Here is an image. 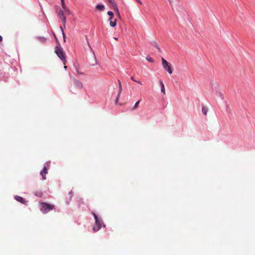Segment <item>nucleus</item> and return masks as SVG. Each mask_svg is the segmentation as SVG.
Returning <instances> with one entry per match:
<instances>
[{"label": "nucleus", "mask_w": 255, "mask_h": 255, "mask_svg": "<svg viewBox=\"0 0 255 255\" xmlns=\"http://www.w3.org/2000/svg\"><path fill=\"white\" fill-rule=\"evenodd\" d=\"M162 64L163 68L168 71L169 74L172 73V70L171 68V65L169 63H168L165 59L163 58L161 59Z\"/></svg>", "instance_id": "20e7f679"}, {"label": "nucleus", "mask_w": 255, "mask_h": 255, "mask_svg": "<svg viewBox=\"0 0 255 255\" xmlns=\"http://www.w3.org/2000/svg\"><path fill=\"white\" fill-rule=\"evenodd\" d=\"M118 83H119V88H120V85H122L121 81L120 80H118Z\"/></svg>", "instance_id": "c756f323"}, {"label": "nucleus", "mask_w": 255, "mask_h": 255, "mask_svg": "<svg viewBox=\"0 0 255 255\" xmlns=\"http://www.w3.org/2000/svg\"><path fill=\"white\" fill-rule=\"evenodd\" d=\"M60 29L62 31V32L63 33V32H64V31H63V28L61 26H60Z\"/></svg>", "instance_id": "7c9ffc66"}, {"label": "nucleus", "mask_w": 255, "mask_h": 255, "mask_svg": "<svg viewBox=\"0 0 255 255\" xmlns=\"http://www.w3.org/2000/svg\"><path fill=\"white\" fill-rule=\"evenodd\" d=\"M109 2L110 6L111 7V8H112L114 10H118V8L114 0H110L109 1Z\"/></svg>", "instance_id": "0eeeda50"}, {"label": "nucleus", "mask_w": 255, "mask_h": 255, "mask_svg": "<svg viewBox=\"0 0 255 255\" xmlns=\"http://www.w3.org/2000/svg\"><path fill=\"white\" fill-rule=\"evenodd\" d=\"M15 199L18 202H19L23 204H26V201L24 200V199L22 197L20 196H15Z\"/></svg>", "instance_id": "1a4fd4ad"}, {"label": "nucleus", "mask_w": 255, "mask_h": 255, "mask_svg": "<svg viewBox=\"0 0 255 255\" xmlns=\"http://www.w3.org/2000/svg\"><path fill=\"white\" fill-rule=\"evenodd\" d=\"M48 173V169L46 167L44 166L43 170L40 172V174L42 176V179L45 180L46 179V174Z\"/></svg>", "instance_id": "6e6552de"}, {"label": "nucleus", "mask_w": 255, "mask_h": 255, "mask_svg": "<svg viewBox=\"0 0 255 255\" xmlns=\"http://www.w3.org/2000/svg\"><path fill=\"white\" fill-rule=\"evenodd\" d=\"M61 2V5L64 9H66V5L65 4L64 0H60Z\"/></svg>", "instance_id": "2eb2a0df"}, {"label": "nucleus", "mask_w": 255, "mask_h": 255, "mask_svg": "<svg viewBox=\"0 0 255 255\" xmlns=\"http://www.w3.org/2000/svg\"><path fill=\"white\" fill-rule=\"evenodd\" d=\"M122 91V85H120V87L119 89V91H118V95H119V96H120Z\"/></svg>", "instance_id": "aec40b11"}, {"label": "nucleus", "mask_w": 255, "mask_h": 255, "mask_svg": "<svg viewBox=\"0 0 255 255\" xmlns=\"http://www.w3.org/2000/svg\"><path fill=\"white\" fill-rule=\"evenodd\" d=\"M108 0V1H109L110 0Z\"/></svg>", "instance_id": "c9c22d12"}, {"label": "nucleus", "mask_w": 255, "mask_h": 255, "mask_svg": "<svg viewBox=\"0 0 255 255\" xmlns=\"http://www.w3.org/2000/svg\"><path fill=\"white\" fill-rule=\"evenodd\" d=\"M62 35H63V40H64V42H65V41H66V40H65L66 37H65V33H64V32H63V34H62Z\"/></svg>", "instance_id": "4be33fe9"}, {"label": "nucleus", "mask_w": 255, "mask_h": 255, "mask_svg": "<svg viewBox=\"0 0 255 255\" xmlns=\"http://www.w3.org/2000/svg\"><path fill=\"white\" fill-rule=\"evenodd\" d=\"M55 52L58 57L63 62V63L65 65L66 62V56L63 49L58 46H56Z\"/></svg>", "instance_id": "f257e3e1"}, {"label": "nucleus", "mask_w": 255, "mask_h": 255, "mask_svg": "<svg viewBox=\"0 0 255 255\" xmlns=\"http://www.w3.org/2000/svg\"><path fill=\"white\" fill-rule=\"evenodd\" d=\"M105 7L103 4H98L96 6V9L99 11H104L105 10Z\"/></svg>", "instance_id": "9d476101"}, {"label": "nucleus", "mask_w": 255, "mask_h": 255, "mask_svg": "<svg viewBox=\"0 0 255 255\" xmlns=\"http://www.w3.org/2000/svg\"><path fill=\"white\" fill-rule=\"evenodd\" d=\"M146 59L148 61H149V62H152H152H154V60H153L151 57H149V56H147V57H146Z\"/></svg>", "instance_id": "dca6fc26"}, {"label": "nucleus", "mask_w": 255, "mask_h": 255, "mask_svg": "<svg viewBox=\"0 0 255 255\" xmlns=\"http://www.w3.org/2000/svg\"><path fill=\"white\" fill-rule=\"evenodd\" d=\"M110 25L112 27H115L117 25V19H115L114 20L111 21Z\"/></svg>", "instance_id": "f8f14e48"}, {"label": "nucleus", "mask_w": 255, "mask_h": 255, "mask_svg": "<svg viewBox=\"0 0 255 255\" xmlns=\"http://www.w3.org/2000/svg\"><path fill=\"white\" fill-rule=\"evenodd\" d=\"M72 82H73V84L75 85V86L76 88H79V89H82L83 88V84L82 83V82H80L78 80H77L75 78H73L72 79Z\"/></svg>", "instance_id": "423d86ee"}, {"label": "nucleus", "mask_w": 255, "mask_h": 255, "mask_svg": "<svg viewBox=\"0 0 255 255\" xmlns=\"http://www.w3.org/2000/svg\"><path fill=\"white\" fill-rule=\"evenodd\" d=\"M119 98H120V96H119V95H117V97L116 99V104H117V103L119 100Z\"/></svg>", "instance_id": "b1692460"}, {"label": "nucleus", "mask_w": 255, "mask_h": 255, "mask_svg": "<svg viewBox=\"0 0 255 255\" xmlns=\"http://www.w3.org/2000/svg\"><path fill=\"white\" fill-rule=\"evenodd\" d=\"M58 17L62 20L64 25H65L66 21V17L64 15L63 11L61 9L60 10L58 14Z\"/></svg>", "instance_id": "39448f33"}, {"label": "nucleus", "mask_w": 255, "mask_h": 255, "mask_svg": "<svg viewBox=\"0 0 255 255\" xmlns=\"http://www.w3.org/2000/svg\"><path fill=\"white\" fill-rule=\"evenodd\" d=\"M202 112L204 115L206 116L207 115L208 109L205 107H203Z\"/></svg>", "instance_id": "4468645a"}, {"label": "nucleus", "mask_w": 255, "mask_h": 255, "mask_svg": "<svg viewBox=\"0 0 255 255\" xmlns=\"http://www.w3.org/2000/svg\"><path fill=\"white\" fill-rule=\"evenodd\" d=\"M2 40V37L0 35V41H1Z\"/></svg>", "instance_id": "2f4dec72"}, {"label": "nucleus", "mask_w": 255, "mask_h": 255, "mask_svg": "<svg viewBox=\"0 0 255 255\" xmlns=\"http://www.w3.org/2000/svg\"><path fill=\"white\" fill-rule=\"evenodd\" d=\"M139 103H140V100H138V101H137V102L135 103V104H134V105L133 106V107H132V110H134L136 109H137V107H138V105H139Z\"/></svg>", "instance_id": "ddd939ff"}, {"label": "nucleus", "mask_w": 255, "mask_h": 255, "mask_svg": "<svg viewBox=\"0 0 255 255\" xmlns=\"http://www.w3.org/2000/svg\"><path fill=\"white\" fill-rule=\"evenodd\" d=\"M165 1H168V2H169L170 4L171 5L172 2H173V0H164Z\"/></svg>", "instance_id": "5701e85b"}, {"label": "nucleus", "mask_w": 255, "mask_h": 255, "mask_svg": "<svg viewBox=\"0 0 255 255\" xmlns=\"http://www.w3.org/2000/svg\"><path fill=\"white\" fill-rule=\"evenodd\" d=\"M160 86H161V91L163 94H165V90L164 84L162 81H160Z\"/></svg>", "instance_id": "9b49d317"}, {"label": "nucleus", "mask_w": 255, "mask_h": 255, "mask_svg": "<svg viewBox=\"0 0 255 255\" xmlns=\"http://www.w3.org/2000/svg\"><path fill=\"white\" fill-rule=\"evenodd\" d=\"M75 67H76V72L78 74H81V75L83 74V73L80 72L77 66H75Z\"/></svg>", "instance_id": "412c9836"}, {"label": "nucleus", "mask_w": 255, "mask_h": 255, "mask_svg": "<svg viewBox=\"0 0 255 255\" xmlns=\"http://www.w3.org/2000/svg\"><path fill=\"white\" fill-rule=\"evenodd\" d=\"M136 1L140 4H142V2L140 1V0H136Z\"/></svg>", "instance_id": "393cba45"}, {"label": "nucleus", "mask_w": 255, "mask_h": 255, "mask_svg": "<svg viewBox=\"0 0 255 255\" xmlns=\"http://www.w3.org/2000/svg\"><path fill=\"white\" fill-rule=\"evenodd\" d=\"M64 69H66L67 67L66 66H64Z\"/></svg>", "instance_id": "473e14b6"}, {"label": "nucleus", "mask_w": 255, "mask_h": 255, "mask_svg": "<svg viewBox=\"0 0 255 255\" xmlns=\"http://www.w3.org/2000/svg\"><path fill=\"white\" fill-rule=\"evenodd\" d=\"M54 208V205L49 204L45 202H42L41 203L40 210L42 213L44 214H46L48 212L53 210Z\"/></svg>", "instance_id": "f03ea898"}, {"label": "nucleus", "mask_w": 255, "mask_h": 255, "mask_svg": "<svg viewBox=\"0 0 255 255\" xmlns=\"http://www.w3.org/2000/svg\"><path fill=\"white\" fill-rule=\"evenodd\" d=\"M136 82H137V83L140 84V85H142V82L141 81H136Z\"/></svg>", "instance_id": "bb28decb"}, {"label": "nucleus", "mask_w": 255, "mask_h": 255, "mask_svg": "<svg viewBox=\"0 0 255 255\" xmlns=\"http://www.w3.org/2000/svg\"><path fill=\"white\" fill-rule=\"evenodd\" d=\"M152 45H153L155 48H157V49H158L159 51H160V49H159V46H158V44H157L156 42H153L152 43Z\"/></svg>", "instance_id": "f3484780"}, {"label": "nucleus", "mask_w": 255, "mask_h": 255, "mask_svg": "<svg viewBox=\"0 0 255 255\" xmlns=\"http://www.w3.org/2000/svg\"><path fill=\"white\" fill-rule=\"evenodd\" d=\"M113 17H110L109 18V21H110V22H111V21H113Z\"/></svg>", "instance_id": "a878e982"}, {"label": "nucleus", "mask_w": 255, "mask_h": 255, "mask_svg": "<svg viewBox=\"0 0 255 255\" xmlns=\"http://www.w3.org/2000/svg\"><path fill=\"white\" fill-rule=\"evenodd\" d=\"M114 39L117 40H118V38L117 37H114Z\"/></svg>", "instance_id": "72a5a7b5"}, {"label": "nucleus", "mask_w": 255, "mask_h": 255, "mask_svg": "<svg viewBox=\"0 0 255 255\" xmlns=\"http://www.w3.org/2000/svg\"><path fill=\"white\" fill-rule=\"evenodd\" d=\"M131 79L132 80H133V81H134V82H136V80H135L134 79V77H131Z\"/></svg>", "instance_id": "c85d7f7f"}, {"label": "nucleus", "mask_w": 255, "mask_h": 255, "mask_svg": "<svg viewBox=\"0 0 255 255\" xmlns=\"http://www.w3.org/2000/svg\"><path fill=\"white\" fill-rule=\"evenodd\" d=\"M107 14L110 16V17H113L114 13L112 11H109L107 12Z\"/></svg>", "instance_id": "6ab92c4d"}, {"label": "nucleus", "mask_w": 255, "mask_h": 255, "mask_svg": "<svg viewBox=\"0 0 255 255\" xmlns=\"http://www.w3.org/2000/svg\"><path fill=\"white\" fill-rule=\"evenodd\" d=\"M64 10H65V11H66V12H68V13H69V10H68V8H67L66 7V9H64Z\"/></svg>", "instance_id": "cd10ccee"}, {"label": "nucleus", "mask_w": 255, "mask_h": 255, "mask_svg": "<svg viewBox=\"0 0 255 255\" xmlns=\"http://www.w3.org/2000/svg\"><path fill=\"white\" fill-rule=\"evenodd\" d=\"M220 95L222 97V98H223V96L221 93H220Z\"/></svg>", "instance_id": "f704fd0d"}, {"label": "nucleus", "mask_w": 255, "mask_h": 255, "mask_svg": "<svg viewBox=\"0 0 255 255\" xmlns=\"http://www.w3.org/2000/svg\"><path fill=\"white\" fill-rule=\"evenodd\" d=\"M92 214H93V215L94 217L95 220V224L94 225V226L93 227V230L94 232H97V231H99L101 228L103 224V223L102 221H101L98 219V216L95 213L93 212Z\"/></svg>", "instance_id": "7ed1b4c3"}, {"label": "nucleus", "mask_w": 255, "mask_h": 255, "mask_svg": "<svg viewBox=\"0 0 255 255\" xmlns=\"http://www.w3.org/2000/svg\"><path fill=\"white\" fill-rule=\"evenodd\" d=\"M115 11L116 12V14H117V16H118V17L120 19H121V15L120 14L119 9H118V10H115Z\"/></svg>", "instance_id": "a211bd4d"}]
</instances>
